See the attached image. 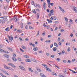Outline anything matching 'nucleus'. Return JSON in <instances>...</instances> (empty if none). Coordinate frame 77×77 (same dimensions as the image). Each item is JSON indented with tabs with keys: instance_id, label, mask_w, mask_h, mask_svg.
Instances as JSON below:
<instances>
[{
	"instance_id": "obj_47",
	"label": "nucleus",
	"mask_w": 77,
	"mask_h": 77,
	"mask_svg": "<svg viewBox=\"0 0 77 77\" xmlns=\"http://www.w3.org/2000/svg\"><path fill=\"white\" fill-rule=\"evenodd\" d=\"M18 60H19V61H21V59L20 58H18Z\"/></svg>"
},
{
	"instance_id": "obj_64",
	"label": "nucleus",
	"mask_w": 77,
	"mask_h": 77,
	"mask_svg": "<svg viewBox=\"0 0 77 77\" xmlns=\"http://www.w3.org/2000/svg\"><path fill=\"white\" fill-rule=\"evenodd\" d=\"M60 35H61V33H59L58 35V36H60Z\"/></svg>"
},
{
	"instance_id": "obj_19",
	"label": "nucleus",
	"mask_w": 77,
	"mask_h": 77,
	"mask_svg": "<svg viewBox=\"0 0 77 77\" xmlns=\"http://www.w3.org/2000/svg\"><path fill=\"white\" fill-rule=\"evenodd\" d=\"M46 5V3H45V2H44L43 5V7L44 9H45V7H46V6L45 5Z\"/></svg>"
},
{
	"instance_id": "obj_59",
	"label": "nucleus",
	"mask_w": 77,
	"mask_h": 77,
	"mask_svg": "<svg viewBox=\"0 0 77 77\" xmlns=\"http://www.w3.org/2000/svg\"><path fill=\"white\" fill-rule=\"evenodd\" d=\"M54 55H52L51 56V57H52V58H54Z\"/></svg>"
},
{
	"instance_id": "obj_3",
	"label": "nucleus",
	"mask_w": 77,
	"mask_h": 77,
	"mask_svg": "<svg viewBox=\"0 0 77 77\" xmlns=\"http://www.w3.org/2000/svg\"><path fill=\"white\" fill-rule=\"evenodd\" d=\"M19 67L20 68V69H22V70H24V71H26V69H24V67H23V66H19Z\"/></svg>"
},
{
	"instance_id": "obj_14",
	"label": "nucleus",
	"mask_w": 77,
	"mask_h": 77,
	"mask_svg": "<svg viewBox=\"0 0 77 77\" xmlns=\"http://www.w3.org/2000/svg\"><path fill=\"white\" fill-rule=\"evenodd\" d=\"M57 50V48L56 47H54L53 48V51H56Z\"/></svg>"
},
{
	"instance_id": "obj_45",
	"label": "nucleus",
	"mask_w": 77,
	"mask_h": 77,
	"mask_svg": "<svg viewBox=\"0 0 77 77\" xmlns=\"http://www.w3.org/2000/svg\"><path fill=\"white\" fill-rule=\"evenodd\" d=\"M3 14L5 15H6V14H7V13L6 12L4 11L3 12Z\"/></svg>"
},
{
	"instance_id": "obj_35",
	"label": "nucleus",
	"mask_w": 77,
	"mask_h": 77,
	"mask_svg": "<svg viewBox=\"0 0 77 77\" xmlns=\"http://www.w3.org/2000/svg\"><path fill=\"white\" fill-rule=\"evenodd\" d=\"M4 53H7V54H8L9 53V52H8V51H4Z\"/></svg>"
},
{
	"instance_id": "obj_6",
	"label": "nucleus",
	"mask_w": 77,
	"mask_h": 77,
	"mask_svg": "<svg viewBox=\"0 0 77 77\" xmlns=\"http://www.w3.org/2000/svg\"><path fill=\"white\" fill-rule=\"evenodd\" d=\"M12 59L14 61V62H16L17 60L16 59V58L14 57H12Z\"/></svg>"
},
{
	"instance_id": "obj_33",
	"label": "nucleus",
	"mask_w": 77,
	"mask_h": 77,
	"mask_svg": "<svg viewBox=\"0 0 77 77\" xmlns=\"http://www.w3.org/2000/svg\"><path fill=\"white\" fill-rule=\"evenodd\" d=\"M61 11L63 12V13H64L65 12V11L62 8L61 10Z\"/></svg>"
},
{
	"instance_id": "obj_32",
	"label": "nucleus",
	"mask_w": 77,
	"mask_h": 77,
	"mask_svg": "<svg viewBox=\"0 0 77 77\" xmlns=\"http://www.w3.org/2000/svg\"><path fill=\"white\" fill-rule=\"evenodd\" d=\"M54 23L56 24H59V22H58L57 21H55L54 22Z\"/></svg>"
},
{
	"instance_id": "obj_34",
	"label": "nucleus",
	"mask_w": 77,
	"mask_h": 77,
	"mask_svg": "<svg viewBox=\"0 0 77 77\" xmlns=\"http://www.w3.org/2000/svg\"><path fill=\"white\" fill-rule=\"evenodd\" d=\"M9 30V27H8L5 29V30L6 31H8Z\"/></svg>"
},
{
	"instance_id": "obj_40",
	"label": "nucleus",
	"mask_w": 77,
	"mask_h": 77,
	"mask_svg": "<svg viewBox=\"0 0 77 77\" xmlns=\"http://www.w3.org/2000/svg\"><path fill=\"white\" fill-rule=\"evenodd\" d=\"M48 6L49 8H51V7H50V4H48Z\"/></svg>"
},
{
	"instance_id": "obj_39",
	"label": "nucleus",
	"mask_w": 77,
	"mask_h": 77,
	"mask_svg": "<svg viewBox=\"0 0 77 77\" xmlns=\"http://www.w3.org/2000/svg\"><path fill=\"white\" fill-rule=\"evenodd\" d=\"M52 74L53 75H56V76H57V74H56V73L54 72Z\"/></svg>"
},
{
	"instance_id": "obj_60",
	"label": "nucleus",
	"mask_w": 77,
	"mask_h": 77,
	"mask_svg": "<svg viewBox=\"0 0 77 77\" xmlns=\"http://www.w3.org/2000/svg\"><path fill=\"white\" fill-rule=\"evenodd\" d=\"M19 39H20V41H22V40H23V39H22V38H21V37H19Z\"/></svg>"
},
{
	"instance_id": "obj_56",
	"label": "nucleus",
	"mask_w": 77,
	"mask_h": 77,
	"mask_svg": "<svg viewBox=\"0 0 77 77\" xmlns=\"http://www.w3.org/2000/svg\"><path fill=\"white\" fill-rule=\"evenodd\" d=\"M57 29H58V27H56L54 29V30H57Z\"/></svg>"
},
{
	"instance_id": "obj_44",
	"label": "nucleus",
	"mask_w": 77,
	"mask_h": 77,
	"mask_svg": "<svg viewBox=\"0 0 77 77\" xmlns=\"http://www.w3.org/2000/svg\"><path fill=\"white\" fill-rule=\"evenodd\" d=\"M53 47V45L52 44L50 45V48H51Z\"/></svg>"
},
{
	"instance_id": "obj_4",
	"label": "nucleus",
	"mask_w": 77,
	"mask_h": 77,
	"mask_svg": "<svg viewBox=\"0 0 77 77\" xmlns=\"http://www.w3.org/2000/svg\"><path fill=\"white\" fill-rule=\"evenodd\" d=\"M2 71L4 73H5V74L8 75H9V73H8L6 71L3 70H2Z\"/></svg>"
},
{
	"instance_id": "obj_48",
	"label": "nucleus",
	"mask_w": 77,
	"mask_h": 77,
	"mask_svg": "<svg viewBox=\"0 0 77 77\" xmlns=\"http://www.w3.org/2000/svg\"><path fill=\"white\" fill-rule=\"evenodd\" d=\"M13 64H12V63H8V65H11V66H12Z\"/></svg>"
},
{
	"instance_id": "obj_15",
	"label": "nucleus",
	"mask_w": 77,
	"mask_h": 77,
	"mask_svg": "<svg viewBox=\"0 0 77 77\" xmlns=\"http://www.w3.org/2000/svg\"><path fill=\"white\" fill-rule=\"evenodd\" d=\"M54 45L57 47H58V45L55 42L54 43Z\"/></svg>"
},
{
	"instance_id": "obj_20",
	"label": "nucleus",
	"mask_w": 77,
	"mask_h": 77,
	"mask_svg": "<svg viewBox=\"0 0 77 77\" xmlns=\"http://www.w3.org/2000/svg\"><path fill=\"white\" fill-rule=\"evenodd\" d=\"M32 12H33V13H34V14H36V11H35V10H32Z\"/></svg>"
},
{
	"instance_id": "obj_2",
	"label": "nucleus",
	"mask_w": 77,
	"mask_h": 77,
	"mask_svg": "<svg viewBox=\"0 0 77 77\" xmlns=\"http://www.w3.org/2000/svg\"><path fill=\"white\" fill-rule=\"evenodd\" d=\"M4 68H5V69H10V70H11L12 71V69L10 67H8L7 66H6L5 65V64H4Z\"/></svg>"
},
{
	"instance_id": "obj_54",
	"label": "nucleus",
	"mask_w": 77,
	"mask_h": 77,
	"mask_svg": "<svg viewBox=\"0 0 77 77\" xmlns=\"http://www.w3.org/2000/svg\"><path fill=\"white\" fill-rule=\"evenodd\" d=\"M63 62L64 63H66V61L65 60H63Z\"/></svg>"
},
{
	"instance_id": "obj_9",
	"label": "nucleus",
	"mask_w": 77,
	"mask_h": 77,
	"mask_svg": "<svg viewBox=\"0 0 77 77\" xmlns=\"http://www.w3.org/2000/svg\"><path fill=\"white\" fill-rule=\"evenodd\" d=\"M7 49H8V50L10 51H13L12 49V48H11L10 47H7Z\"/></svg>"
},
{
	"instance_id": "obj_7",
	"label": "nucleus",
	"mask_w": 77,
	"mask_h": 77,
	"mask_svg": "<svg viewBox=\"0 0 77 77\" xmlns=\"http://www.w3.org/2000/svg\"><path fill=\"white\" fill-rule=\"evenodd\" d=\"M5 57H7L8 59H9V56L7 54H4L3 55Z\"/></svg>"
},
{
	"instance_id": "obj_55",
	"label": "nucleus",
	"mask_w": 77,
	"mask_h": 77,
	"mask_svg": "<svg viewBox=\"0 0 77 77\" xmlns=\"http://www.w3.org/2000/svg\"><path fill=\"white\" fill-rule=\"evenodd\" d=\"M25 29H28V26L27 25H26V26L25 27Z\"/></svg>"
},
{
	"instance_id": "obj_26",
	"label": "nucleus",
	"mask_w": 77,
	"mask_h": 77,
	"mask_svg": "<svg viewBox=\"0 0 77 77\" xmlns=\"http://www.w3.org/2000/svg\"><path fill=\"white\" fill-rule=\"evenodd\" d=\"M53 19L54 20H56V19H57V18H56V16H54Z\"/></svg>"
},
{
	"instance_id": "obj_38",
	"label": "nucleus",
	"mask_w": 77,
	"mask_h": 77,
	"mask_svg": "<svg viewBox=\"0 0 77 77\" xmlns=\"http://www.w3.org/2000/svg\"><path fill=\"white\" fill-rule=\"evenodd\" d=\"M3 19H6L7 18V17L6 16H5L3 17Z\"/></svg>"
},
{
	"instance_id": "obj_31",
	"label": "nucleus",
	"mask_w": 77,
	"mask_h": 77,
	"mask_svg": "<svg viewBox=\"0 0 77 77\" xmlns=\"http://www.w3.org/2000/svg\"><path fill=\"white\" fill-rule=\"evenodd\" d=\"M64 19L66 21H68V18H67L66 17H65Z\"/></svg>"
},
{
	"instance_id": "obj_28",
	"label": "nucleus",
	"mask_w": 77,
	"mask_h": 77,
	"mask_svg": "<svg viewBox=\"0 0 77 77\" xmlns=\"http://www.w3.org/2000/svg\"><path fill=\"white\" fill-rule=\"evenodd\" d=\"M67 51L68 52H69L70 51V48L69 47H68L67 49Z\"/></svg>"
},
{
	"instance_id": "obj_16",
	"label": "nucleus",
	"mask_w": 77,
	"mask_h": 77,
	"mask_svg": "<svg viewBox=\"0 0 77 77\" xmlns=\"http://www.w3.org/2000/svg\"><path fill=\"white\" fill-rule=\"evenodd\" d=\"M33 49L34 51H38V48L36 47L34 48Z\"/></svg>"
},
{
	"instance_id": "obj_18",
	"label": "nucleus",
	"mask_w": 77,
	"mask_h": 77,
	"mask_svg": "<svg viewBox=\"0 0 77 77\" xmlns=\"http://www.w3.org/2000/svg\"><path fill=\"white\" fill-rule=\"evenodd\" d=\"M20 26H21V29H23V23H20Z\"/></svg>"
},
{
	"instance_id": "obj_23",
	"label": "nucleus",
	"mask_w": 77,
	"mask_h": 77,
	"mask_svg": "<svg viewBox=\"0 0 77 77\" xmlns=\"http://www.w3.org/2000/svg\"><path fill=\"white\" fill-rule=\"evenodd\" d=\"M23 56L25 58H27L28 59L29 57L27 55H24Z\"/></svg>"
},
{
	"instance_id": "obj_5",
	"label": "nucleus",
	"mask_w": 77,
	"mask_h": 77,
	"mask_svg": "<svg viewBox=\"0 0 77 77\" xmlns=\"http://www.w3.org/2000/svg\"><path fill=\"white\" fill-rule=\"evenodd\" d=\"M35 5H35V7H37V6H38V8H41V5H40L39 4H35Z\"/></svg>"
},
{
	"instance_id": "obj_43",
	"label": "nucleus",
	"mask_w": 77,
	"mask_h": 77,
	"mask_svg": "<svg viewBox=\"0 0 77 77\" xmlns=\"http://www.w3.org/2000/svg\"><path fill=\"white\" fill-rule=\"evenodd\" d=\"M50 5H51V6H53V5H54V3H51L50 4Z\"/></svg>"
},
{
	"instance_id": "obj_58",
	"label": "nucleus",
	"mask_w": 77,
	"mask_h": 77,
	"mask_svg": "<svg viewBox=\"0 0 77 77\" xmlns=\"http://www.w3.org/2000/svg\"><path fill=\"white\" fill-rule=\"evenodd\" d=\"M29 45H32V43L31 42H30L29 43Z\"/></svg>"
},
{
	"instance_id": "obj_11",
	"label": "nucleus",
	"mask_w": 77,
	"mask_h": 77,
	"mask_svg": "<svg viewBox=\"0 0 77 77\" xmlns=\"http://www.w3.org/2000/svg\"><path fill=\"white\" fill-rule=\"evenodd\" d=\"M40 75L42 77H46L45 75H44V74H43L42 73H40Z\"/></svg>"
},
{
	"instance_id": "obj_22",
	"label": "nucleus",
	"mask_w": 77,
	"mask_h": 77,
	"mask_svg": "<svg viewBox=\"0 0 77 77\" xmlns=\"http://www.w3.org/2000/svg\"><path fill=\"white\" fill-rule=\"evenodd\" d=\"M26 62H31V61H30V60L29 59H26Z\"/></svg>"
},
{
	"instance_id": "obj_37",
	"label": "nucleus",
	"mask_w": 77,
	"mask_h": 77,
	"mask_svg": "<svg viewBox=\"0 0 77 77\" xmlns=\"http://www.w3.org/2000/svg\"><path fill=\"white\" fill-rule=\"evenodd\" d=\"M13 56L14 57H16V54H13Z\"/></svg>"
},
{
	"instance_id": "obj_52",
	"label": "nucleus",
	"mask_w": 77,
	"mask_h": 77,
	"mask_svg": "<svg viewBox=\"0 0 77 77\" xmlns=\"http://www.w3.org/2000/svg\"><path fill=\"white\" fill-rule=\"evenodd\" d=\"M20 50L22 52H24V50H23L21 48H20Z\"/></svg>"
},
{
	"instance_id": "obj_24",
	"label": "nucleus",
	"mask_w": 77,
	"mask_h": 77,
	"mask_svg": "<svg viewBox=\"0 0 77 77\" xmlns=\"http://www.w3.org/2000/svg\"><path fill=\"white\" fill-rule=\"evenodd\" d=\"M21 47L22 48H23V49H24V50H26V47H24V46L22 45Z\"/></svg>"
},
{
	"instance_id": "obj_62",
	"label": "nucleus",
	"mask_w": 77,
	"mask_h": 77,
	"mask_svg": "<svg viewBox=\"0 0 77 77\" xmlns=\"http://www.w3.org/2000/svg\"><path fill=\"white\" fill-rule=\"evenodd\" d=\"M36 11H38V12H40V11L38 9H36Z\"/></svg>"
},
{
	"instance_id": "obj_61",
	"label": "nucleus",
	"mask_w": 77,
	"mask_h": 77,
	"mask_svg": "<svg viewBox=\"0 0 77 77\" xmlns=\"http://www.w3.org/2000/svg\"><path fill=\"white\" fill-rule=\"evenodd\" d=\"M71 34H70V36L71 37H72V36H73V34L72 33H71Z\"/></svg>"
},
{
	"instance_id": "obj_29",
	"label": "nucleus",
	"mask_w": 77,
	"mask_h": 77,
	"mask_svg": "<svg viewBox=\"0 0 77 77\" xmlns=\"http://www.w3.org/2000/svg\"><path fill=\"white\" fill-rule=\"evenodd\" d=\"M29 28L31 30H33V28L32 27V26H29Z\"/></svg>"
},
{
	"instance_id": "obj_36",
	"label": "nucleus",
	"mask_w": 77,
	"mask_h": 77,
	"mask_svg": "<svg viewBox=\"0 0 77 77\" xmlns=\"http://www.w3.org/2000/svg\"><path fill=\"white\" fill-rule=\"evenodd\" d=\"M10 38L11 39V40H13V37H12V35H11Z\"/></svg>"
},
{
	"instance_id": "obj_53",
	"label": "nucleus",
	"mask_w": 77,
	"mask_h": 77,
	"mask_svg": "<svg viewBox=\"0 0 77 77\" xmlns=\"http://www.w3.org/2000/svg\"><path fill=\"white\" fill-rule=\"evenodd\" d=\"M73 10H74V11H75V12H77V10L75 8H74Z\"/></svg>"
},
{
	"instance_id": "obj_8",
	"label": "nucleus",
	"mask_w": 77,
	"mask_h": 77,
	"mask_svg": "<svg viewBox=\"0 0 77 77\" xmlns=\"http://www.w3.org/2000/svg\"><path fill=\"white\" fill-rule=\"evenodd\" d=\"M47 21H48V23H49V24H50V23H52V21H51V20H48V19H47Z\"/></svg>"
},
{
	"instance_id": "obj_51",
	"label": "nucleus",
	"mask_w": 77,
	"mask_h": 77,
	"mask_svg": "<svg viewBox=\"0 0 77 77\" xmlns=\"http://www.w3.org/2000/svg\"><path fill=\"white\" fill-rule=\"evenodd\" d=\"M8 38L9 39L10 41H11V38H10V36L9 35H8Z\"/></svg>"
},
{
	"instance_id": "obj_30",
	"label": "nucleus",
	"mask_w": 77,
	"mask_h": 77,
	"mask_svg": "<svg viewBox=\"0 0 77 77\" xmlns=\"http://www.w3.org/2000/svg\"><path fill=\"white\" fill-rule=\"evenodd\" d=\"M47 2H48V4H50V0H47Z\"/></svg>"
},
{
	"instance_id": "obj_13",
	"label": "nucleus",
	"mask_w": 77,
	"mask_h": 77,
	"mask_svg": "<svg viewBox=\"0 0 77 77\" xmlns=\"http://www.w3.org/2000/svg\"><path fill=\"white\" fill-rule=\"evenodd\" d=\"M40 14L39 13H37L36 15L37 18V19H39V15H40Z\"/></svg>"
},
{
	"instance_id": "obj_21",
	"label": "nucleus",
	"mask_w": 77,
	"mask_h": 77,
	"mask_svg": "<svg viewBox=\"0 0 77 77\" xmlns=\"http://www.w3.org/2000/svg\"><path fill=\"white\" fill-rule=\"evenodd\" d=\"M17 32H18V33H20V32H22V30H21V29H20V30L18 29L17 30Z\"/></svg>"
},
{
	"instance_id": "obj_46",
	"label": "nucleus",
	"mask_w": 77,
	"mask_h": 77,
	"mask_svg": "<svg viewBox=\"0 0 77 77\" xmlns=\"http://www.w3.org/2000/svg\"><path fill=\"white\" fill-rule=\"evenodd\" d=\"M12 67H13V68H15L16 67V66H15L14 65V64H12V66H11Z\"/></svg>"
},
{
	"instance_id": "obj_12",
	"label": "nucleus",
	"mask_w": 77,
	"mask_h": 77,
	"mask_svg": "<svg viewBox=\"0 0 77 77\" xmlns=\"http://www.w3.org/2000/svg\"><path fill=\"white\" fill-rule=\"evenodd\" d=\"M53 12H54V10L53 9H52L50 11V13H51V15H53Z\"/></svg>"
},
{
	"instance_id": "obj_25",
	"label": "nucleus",
	"mask_w": 77,
	"mask_h": 77,
	"mask_svg": "<svg viewBox=\"0 0 77 77\" xmlns=\"http://www.w3.org/2000/svg\"><path fill=\"white\" fill-rule=\"evenodd\" d=\"M29 71H31V72H33V70H32V69L30 68L29 69Z\"/></svg>"
},
{
	"instance_id": "obj_27",
	"label": "nucleus",
	"mask_w": 77,
	"mask_h": 77,
	"mask_svg": "<svg viewBox=\"0 0 77 77\" xmlns=\"http://www.w3.org/2000/svg\"><path fill=\"white\" fill-rule=\"evenodd\" d=\"M36 69H37V71H38V72H41V69H39V68H37Z\"/></svg>"
},
{
	"instance_id": "obj_49",
	"label": "nucleus",
	"mask_w": 77,
	"mask_h": 77,
	"mask_svg": "<svg viewBox=\"0 0 77 77\" xmlns=\"http://www.w3.org/2000/svg\"><path fill=\"white\" fill-rule=\"evenodd\" d=\"M54 65H55V66L56 67V68H58V69H59V67L58 66H56V65L54 64Z\"/></svg>"
},
{
	"instance_id": "obj_17",
	"label": "nucleus",
	"mask_w": 77,
	"mask_h": 77,
	"mask_svg": "<svg viewBox=\"0 0 77 77\" xmlns=\"http://www.w3.org/2000/svg\"><path fill=\"white\" fill-rule=\"evenodd\" d=\"M2 23V24H4V23H5V20H2L1 22L0 23Z\"/></svg>"
},
{
	"instance_id": "obj_63",
	"label": "nucleus",
	"mask_w": 77,
	"mask_h": 77,
	"mask_svg": "<svg viewBox=\"0 0 77 77\" xmlns=\"http://www.w3.org/2000/svg\"><path fill=\"white\" fill-rule=\"evenodd\" d=\"M73 21H72V20H71V19H70V21H69V22L70 23H71H71H72V22Z\"/></svg>"
},
{
	"instance_id": "obj_10",
	"label": "nucleus",
	"mask_w": 77,
	"mask_h": 77,
	"mask_svg": "<svg viewBox=\"0 0 77 77\" xmlns=\"http://www.w3.org/2000/svg\"><path fill=\"white\" fill-rule=\"evenodd\" d=\"M31 3H32V5H34V6H36V5H35V2H33V1H31Z\"/></svg>"
},
{
	"instance_id": "obj_1",
	"label": "nucleus",
	"mask_w": 77,
	"mask_h": 77,
	"mask_svg": "<svg viewBox=\"0 0 77 77\" xmlns=\"http://www.w3.org/2000/svg\"><path fill=\"white\" fill-rule=\"evenodd\" d=\"M42 65L43 66H44L45 68H47V69H46V70H47V71H49L50 72H51V70L50 68H47L48 66H47V65L45 64H43Z\"/></svg>"
},
{
	"instance_id": "obj_57",
	"label": "nucleus",
	"mask_w": 77,
	"mask_h": 77,
	"mask_svg": "<svg viewBox=\"0 0 77 77\" xmlns=\"http://www.w3.org/2000/svg\"><path fill=\"white\" fill-rule=\"evenodd\" d=\"M32 24V22H31L28 23L27 24Z\"/></svg>"
},
{
	"instance_id": "obj_41",
	"label": "nucleus",
	"mask_w": 77,
	"mask_h": 77,
	"mask_svg": "<svg viewBox=\"0 0 77 77\" xmlns=\"http://www.w3.org/2000/svg\"><path fill=\"white\" fill-rule=\"evenodd\" d=\"M5 40L9 44V42H8V39L5 38Z\"/></svg>"
},
{
	"instance_id": "obj_42",
	"label": "nucleus",
	"mask_w": 77,
	"mask_h": 77,
	"mask_svg": "<svg viewBox=\"0 0 77 77\" xmlns=\"http://www.w3.org/2000/svg\"><path fill=\"white\" fill-rule=\"evenodd\" d=\"M0 51H2V52H4V50H3L2 49H0Z\"/></svg>"
},
{
	"instance_id": "obj_50",
	"label": "nucleus",
	"mask_w": 77,
	"mask_h": 77,
	"mask_svg": "<svg viewBox=\"0 0 77 77\" xmlns=\"http://www.w3.org/2000/svg\"><path fill=\"white\" fill-rule=\"evenodd\" d=\"M57 61H60V59L59 58H57Z\"/></svg>"
}]
</instances>
